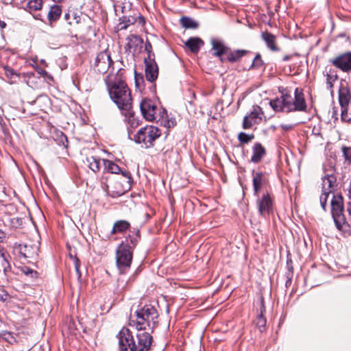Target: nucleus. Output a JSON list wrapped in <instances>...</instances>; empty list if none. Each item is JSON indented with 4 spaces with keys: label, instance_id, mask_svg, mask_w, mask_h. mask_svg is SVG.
Here are the masks:
<instances>
[{
    "label": "nucleus",
    "instance_id": "obj_1",
    "mask_svg": "<svg viewBox=\"0 0 351 351\" xmlns=\"http://www.w3.org/2000/svg\"><path fill=\"white\" fill-rule=\"evenodd\" d=\"M337 182V178L333 174H327L322 178V194L319 201L322 208L326 210L327 199L332 195L331 199V214L335 226L338 230H341L343 226L346 223L344 215L343 199L341 195H335L332 193Z\"/></svg>",
    "mask_w": 351,
    "mask_h": 351
},
{
    "label": "nucleus",
    "instance_id": "obj_2",
    "mask_svg": "<svg viewBox=\"0 0 351 351\" xmlns=\"http://www.w3.org/2000/svg\"><path fill=\"white\" fill-rule=\"evenodd\" d=\"M106 84L110 98L123 112V114L128 117V123L132 127L138 125V123L136 121L134 114L131 111L132 99L130 90L125 82L119 78L112 80V77L109 76Z\"/></svg>",
    "mask_w": 351,
    "mask_h": 351
},
{
    "label": "nucleus",
    "instance_id": "obj_3",
    "mask_svg": "<svg viewBox=\"0 0 351 351\" xmlns=\"http://www.w3.org/2000/svg\"><path fill=\"white\" fill-rule=\"evenodd\" d=\"M120 351H149L152 336L149 330H138L136 339L127 328H123L118 334Z\"/></svg>",
    "mask_w": 351,
    "mask_h": 351
},
{
    "label": "nucleus",
    "instance_id": "obj_4",
    "mask_svg": "<svg viewBox=\"0 0 351 351\" xmlns=\"http://www.w3.org/2000/svg\"><path fill=\"white\" fill-rule=\"evenodd\" d=\"M158 313L157 310L150 304L135 311L130 314L129 324L137 330H150L152 332L158 324Z\"/></svg>",
    "mask_w": 351,
    "mask_h": 351
},
{
    "label": "nucleus",
    "instance_id": "obj_5",
    "mask_svg": "<svg viewBox=\"0 0 351 351\" xmlns=\"http://www.w3.org/2000/svg\"><path fill=\"white\" fill-rule=\"evenodd\" d=\"M271 107L276 112L306 111V104L303 93L298 88L294 92V98L291 95L282 94L280 97L270 101Z\"/></svg>",
    "mask_w": 351,
    "mask_h": 351
},
{
    "label": "nucleus",
    "instance_id": "obj_6",
    "mask_svg": "<svg viewBox=\"0 0 351 351\" xmlns=\"http://www.w3.org/2000/svg\"><path fill=\"white\" fill-rule=\"evenodd\" d=\"M132 261V247L129 243H121L116 251V264L121 274H124L131 266Z\"/></svg>",
    "mask_w": 351,
    "mask_h": 351
},
{
    "label": "nucleus",
    "instance_id": "obj_7",
    "mask_svg": "<svg viewBox=\"0 0 351 351\" xmlns=\"http://www.w3.org/2000/svg\"><path fill=\"white\" fill-rule=\"evenodd\" d=\"M160 136V132L157 127L147 125L141 128L137 134L134 135V140L137 143L143 144L145 147H150Z\"/></svg>",
    "mask_w": 351,
    "mask_h": 351
},
{
    "label": "nucleus",
    "instance_id": "obj_8",
    "mask_svg": "<svg viewBox=\"0 0 351 351\" xmlns=\"http://www.w3.org/2000/svg\"><path fill=\"white\" fill-rule=\"evenodd\" d=\"M113 64L108 50H104L97 53L95 57L93 69L95 72L104 74Z\"/></svg>",
    "mask_w": 351,
    "mask_h": 351
},
{
    "label": "nucleus",
    "instance_id": "obj_9",
    "mask_svg": "<svg viewBox=\"0 0 351 351\" xmlns=\"http://www.w3.org/2000/svg\"><path fill=\"white\" fill-rule=\"evenodd\" d=\"M264 113L261 107L253 106L251 112L245 116L243 121V128L245 130L251 128L254 125L258 124L263 119Z\"/></svg>",
    "mask_w": 351,
    "mask_h": 351
},
{
    "label": "nucleus",
    "instance_id": "obj_10",
    "mask_svg": "<svg viewBox=\"0 0 351 351\" xmlns=\"http://www.w3.org/2000/svg\"><path fill=\"white\" fill-rule=\"evenodd\" d=\"M140 108L143 117L149 121L157 119L156 111L157 106L153 101L148 99H143L140 104Z\"/></svg>",
    "mask_w": 351,
    "mask_h": 351
},
{
    "label": "nucleus",
    "instance_id": "obj_11",
    "mask_svg": "<svg viewBox=\"0 0 351 351\" xmlns=\"http://www.w3.org/2000/svg\"><path fill=\"white\" fill-rule=\"evenodd\" d=\"M14 250L18 253L20 257L27 258H34L38 256V249L37 247L32 245L17 244L16 243L14 247Z\"/></svg>",
    "mask_w": 351,
    "mask_h": 351
},
{
    "label": "nucleus",
    "instance_id": "obj_12",
    "mask_svg": "<svg viewBox=\"0 0 351 351\" xmlns=\"http://www.w3.org/2000/svg\"><path fill=\"white\" fill-rule=\"evenodd\" d=\"M258 212L261 215L265 216L272 211V200L268 193L264 194L257 200Z\"/></svg>",
    "mask_w": 351,
    "mask_h": 351
},
{
    "label": "nucleus",
    "instance_id": "obj_13",
    "mask_svg": "<svg viewBox=\"0 0 351 351\" xmlns=\"http://www.w3.org/2000/svg\"><path fill=\"white\" fill-rule=\"evenodd\" d=\"M210 43L212 49L215 51L214 56L219 57L221 62H224L226 58L223 57V55H226L228 53L229 47L226 46L221 40L216 38H213Z\"/></svg>",
    "mask_w": 351,
    "mask_h": 351
},
{
    "label": "nucleus",
    "instance_id": "obj_14",
    "mask_svg": "<svg viewBox=\"0 0 351 351\" xmlns=\"http://www.w3.org/2000/svg\"><path fill=\"white\" fill-rule=\"evenodd\" d=\"M103 163L104 165V169L111 173H121L125 178H128V182H130L132 178L131 174L129 171H122L121 169L113 161L104 159Z\"/></svg>",
    "mask_w": 351,
    "mask_h": 351
},
{
    "label": "nucleus",
    "instance_id": "obj_15",
    "mask_svg": "<svg viewBox=\"0 0 351 351\" xmlns=\"http://www.w3.org/2000/svg\"><path fill=\"white\" fill-rule=\"evenodd\" d=\"M332 64L343 71L351 70V53H347L336 58Z\"/></svg>",
    "mask_w": 351,
    "mask_h": 351
},
{
    "label": "nucleus",
    "instance_id": "obj_16",
    "mask_svg": "<svg viewBox=\"0 0 351 351\" xmlns=\"http://www.w3.org/2000/svg\"><path fill=\"white\" fill-rule=\"evenodd\" d=\"M351 99L350 90L341 83L339 89V102L341 108L348 107Z\"/></svg>",
    "mask_w": 351,
    "mask_h": 351
},
{
    "label": "nucleus",
    "instance_id": "obj_17",
    "mask_svg": "<svg viewBox=\"0 0 351 351\" xmlns=\"http://www.w3.org/2000/svg\"><path fill=\"white\" fill-rule=\"evenodd\" d=\"M252 155L250 162L254 164L260 162L266 156V149L260 143H255L252 147Z\"/></svg>",
    "mask_w": 351,
    "mask_h": 351
},
{
    "label": "nucleus",
    "instance_id": "obj_18",
    "mask_svg": "<svg viewBox=\"0 0 351 351\" xmlns=\"http://www.w3.org/2000/svg\"><path fill=\"white\" fill-rule=\"evenodd\" d=\"M9 255L3 247H0V274L6 276L10 271L11 267L8 261Z\"/></svg>",
    "mask_w": 351,
    "mask_h": 351
},
{
    "label": "nucleus",
    "instance_id": "obj_19",
    "mask_svg": "<svg viewBox=\"0 0 351 351\" xmlns=\"http://www.w3.org/2000/svg\"><path fill=\"white\" fill-rule=\"evenodd\" d=\"M261 38L265 41L267 47L272 51H278L280 48L276 44V37L268 32H263L261 34Z\"/></svg>",
    "mask_w": 351,
    "mask_h": 351
},
{
    "label": "nucleus",
    "instance_id": "obj_20",
    "mask_svg": "<svg viewBox=\"0 0 351 351\" xmlns=\"http://www.w3.org/2000/svg\"><path fill=\"white\" fill-rule=\"evenodd\" d=\"M128 43L125 49L130 52L135 53L138 48L141 47L143 40L136 35H130L127 38Z\"/></svg>",
    "mask_w": 351,
    "mask_h": 351
},
{
    "label": "nucleus",
    "instance_id": "obj_21",
    "mask_svg": "<svg viewBox=\"0 0 351 351\" xmlns=\"http://www.w3.org/2000/svg\"><path fill=\"white\" fill-rule=\"evenodd\" d=\"M145 77L151 82L155 81L158 75V67L156 62L145 63Z\"/></svg>",
    "mask_w": 351,
    "mask_h": 351
},
{
    "label": "nucleus",
    "instance_id": "obj_22",
    "mask_svg": "<svg viewBox=\"0 0 351 351\" xmlns=\"http://www.w3.org/2000/svg\"><path fill=\"white\" fill-rule=\"evenodd\" d=\"M247 53V51L244 49H237L231 51L230 49L229 48V51H228V53L226 54V60L232 63L237 62L239 61L242 57L246 55Z\"/></svg>",
    "mask_w": 351,
    "mask_h": 351
},
{
    "label": "nucleus",
    "instance_id": "obj_23",
    "mask_svg": "<svg viewBox=\"0 0 351 351\" xmlns=\"http://www.w3.org/2000/svg\"><path fill=\"white\" fill-rule=\"evenodd\" d=\"M265 182V176L263 172H256L253 174V188L254 194L258 195L263 184Z\"/></svg>",
    "mask_w": 351,
    "mask_h": 351
},
{
    "label": "nucleus",
    "instance_id": "obj_24",
    "mask_svg": "<svg viewBox=\"0 0 351 351\" xmlns=\"http://www.w3.org/2000/svg\"><path fill=\"white\" fill-rule=\"evenodd\" d=\"M204 45V42L199 38L194 37L190 38L185 43V45L191 50L193 53H197L199 51L200 47Z\"/></svg>",
    "mask_w": 351,
    "mask_h": 351
},
{
    "label": "nucleus",
    "instance_id": "obj_25",
    "mask_svg": "<svg viewBox=\"0 0 351 351\" xmlns=\"http://www.w3.org/2000/svg\"><path fill=\"white\" fill-rule=\"evenodd\" d=\"M130 226V223L125 220H119L114 222L113 228L110 232L111 234L122 233L127 230Z\"/></svg>",
    "mask_w": 351,
    "mask_h": 351
},
{
    "label": "nucleus",
    "instance_id": "obj_26",
    "mask_svg": "<svg viewBox=\"0 0 351 351\" xmlns=\"http://www.w3.org/2000/svg\"><path fill=\"white\" fill-rule=\"evenodd\" d=\"M89 168L95 173L100 169V159L95 156L88 157L86 158Z\"/></svg>",
    "mask_w": 351,
    "mask_h": 351
},
{
    "label": "nucleus",
    "instance_id": "obj_27",
    "mask_svg": "<svg viewBox=\"0 0 351 351\" xmlns=\"http://www.w3.org/2000/svg\"><path fill=\"white\" fill-rule=\"evenodd\" d=\"M62 10L60 5H55L51 6L49 13L48 19L49 21H56L61 14Z\"/></svg>",
    "mask_w": 351,
    "mask_h": 351
},
{
    "label": "nucleus",
    "instance_id": "obj_28",
    "mask_svg": "<svg viewBox=\"0 0 351 351\" xmlns=\"http://www.w3.org/2000/svg\"><path fill=\"white\" fill-rule=\"evenodd\" d=\"M121 22L119 23V29H125L127 27L134 24L136 21V19L133 16H123L120 19Z\"/></svg>",
    "mask_w": 351,
    "mask_h": 351
},
{
    "label": "nucleus",
    "instance_id": "obj_29",
    "mask_svg": "<svg viewBox=\"0 0 351 351\" xmlns=\"http://www.w3.org/2000/svg\"><path fill=\"white\" fill-rule=\"evenodd\" d=\"M181 23L185 28H197L198 26V23L196 21L188 17H182L181 19Z\"/></svg>",
    "mask_w": 351,
    "mask_h": 351
},
{
    "label": "nucleus",
    "instance_id": "obj_30",
    "mask_svg": "<svg viewBox=\"0 0 351 351\" xmlns=\"http://www.w3.org/2000/svg\"><path fill=\"white\" fill-rule=\"evenodd\" d=\"M254 138L253 134H248L245 132H240L238 135V139L241 143L247 144Z\"/></svg>",
    "mask_w": 351,
    "mask_h": 351
},
{
    "label": "nucleus",
    "instance_id": "obj_31",
    "mask_svg": "<svg viewBox=\"0 0 351 351\" xmlns=\"http://www.w3.org/2000/svg\"><path fill=\"white\" fill-rule=\"evenodd\" d=\"M43 1L42 0H31L27 3V8L31 11L39 10L42 8Z\"/></svg>",
    "mask_w": 351,
    "mask_h": 351
},
{
    "label": "nucleus",
    "instance_id": "obj_32",
    "mask_svg": "<svg viewBox=\"0 0 351 351\" xmlns=\"http://www.w3.org/2000/svg\"><path fill=\"white\" fill-rule=\"evenodd\" d=\"M264 64V62L261 58V54L257 53L255 56V58L253 60V62L252 64L250 65V69H259L261 66H263Z\"/></svg>",
    "mask_w": 351,
    "mask_h": 351
},
{
    "label": "nucleus",
    "instance_id": "obj_33",
    "mask_svg": "<svg viewBox=\"0 0 351 351\" xmlns=\"http://www.w3.org/2000/svg\"><path fill=\"white\" fill-rule=\"evenodd\" d=\"M107 193L112 197L121 196L124 194L125 190L123 189H119L117 190H110L109 186H107Z\"/></svg>",
    "mask_w": 351,
    "mask_h": 351
},
{
    "label": "nucleus",
    "instance_id": "obj_34",
    "mask_svg": "<svg viewBox=\"0 0 351 351\" xmlns=\"http://www.w3.org/2000/svg\"><path fill=\"white\" fill-rule=\"evenodd\" d=\"M4 70L5 75L9 78H13L14 76H18L16 72L8 66H4Z\"/></svg>",
    "mask_w": 351,
    "mask_h": 351
},
{
    "label": "nucleus",
    "instance_id": "obj_35",
    "mask_svg": "<svg viewBox=\"0 0 351 351\" xmlns=\"http://www.w3.org/2000/svg\"><path fill=\"white\" fill-rule=\"evenodd\" d=\"M22 271L26 275V276H30L32 278H34L36 276L37 272L34 271V269L28 267H24L22 268Z\"/></svg>",
    "mask_w": 351,
    "mask_h": 351
},
{
    "label": "nucleus",
    "instance_id": "obj_36",
    "mask_svg": "<svg viewBox=\"0 0 351 351\" xmlns=\"http://www.w3.org/2000/svg\"><path fill=\"white\" fill-rule=\"evenodd\" d=\"M147 56L144 58L145 63L156 62L153 51L147 52Z\"/></svg>",
    "mask_w": 351,
    "mask_h": 351
},
{
    "label": "nucleus",
    "instance_id": "obj_37",
    "mask_svg": "<svg viewBox=\"0 0 351 351\" xmlns=\"http://www.w3.org/2000/svg\"><path fill=\"white\" fill-rule=\"evenodd\" d=\"M343 152L346 159L351 160V148L343 147Z\"/></svg>",
    "mask_w": 351,
    "mask_h": 351
},
{
    "label": "nucleus",
    "instance_id": "obj_38",
    "mask_svg": "<svg viewBox=\"0 0 351 351\" xmlns=\"http://www.w3.org/2000/svg\"><path fill=\"white\" fill-rule=\"evenodd\" d=\"M114 10L115 12L117 13L119 10H121L122 12H124V9L125 8V6H123L121 3H117L114 5Z\"/></svg>",
    "mask_w": 351,
    "mask_h": 351
},
{
    "label": "nucleus",
    "instance_id": "obj_39",
    "mask_svg": "<svg viewBox=\"0 0 351 351\" xmlns=\"http://www.w3.org/2000/svg\"><path fill=\"white\" fill-rule=\"evenodd\" d=\"M6 239V233L0 229V243H3Z\"/></svg>",
    "mask_w": 351,
    "mask_h": 351
},
{
    "label": "nucleus",
    "instance_id": "obj_40",
    "mask_svg": "<svg viewBox=\"0 0 351 351\" xmlns=\"http://www.w3.org/2000/svg\"><path fill=\"white\" fill-rule=\"evenodd\" d=\"M146 52L152 51V46L149 42H147L145 45Z\"/></svg>",
    "mask_w": 351,
    "mask_h": 351
},
{
    "label": "nucleus",
    "instance_id": "obj_41",
    "mask_svg": "<svg viewBox=\"0 0 351 351\" xmlns=\"http://www.w3.org/2000/svg\"><path fill=\"white\" fill-rule=\"evenodd\" d=\"M280 127L284 130H291L293 128V125H287V124H281Z\"/></svg>",
    "mask_w": 351,
    "mask_h": 351
},
{
    "label": "nucleus",
    "instance_id": "obj_42",
    "mask_svg": "<svg viewBox=\"0 0 351 351\" xmlns=\"http://www.w3.org/2000/svg\"><path fill=\"white\" fill-rule=\"evenodd\" d=\"M8 297V295L5 293L3 291L0 292V300L5 301Z\"/></svg>",
    "mask_w": 351,
    "mask_h": 351
},
{
    "label": "nucleus",
    "instance_id": "obj_43",
    "mask_svg": "<svg viewBox=\"0 0 351 351\" xmlns=\"http://www.w3.org/2000/svg\"><path fill=\"white\" fill-rule=\"evenodd\" d=\"M330 79H331V77L329 75H328V76H327V86H328V88H329V89H331L332 88V84L330 82Z\"/></svg>",
    "mask_w": 351,
    "mask_h": 351
},
{
    "label": "nucleus",
    "instance_id": "obj_44",
    "mask_svg": "<svg viewBox=\"0 0 351 351\" xmlns=\"http://www.w3.org/2000/svg\"><path fill=\"white\" fill-rule=\"evenodd\" d=\"M347 112H348V107H345V108H341V117H342L343 119H345V117L347 114Z\"/></svg>",
    "mask_w": 351,
    "mask_h": 351
},
{
    "label": "nucleus",
    "instance_id": "obj_45",
    "mask_svg": "<svg viewBox=\"0 0 351 351\" xmlns=\"http://www.w3.org/2000/svg\"><path fill=\"white\" fill-rule=\"evenodd\" d=\"M77 262H78V260L77 259L75 267L76 272H77V274L78 275V277H80L81 274H80V266H79V264H78Z\"/></svg>",
    "mask_w": 351,
    "mask_h": 351
},
{
    "label": "nucleus",
    "instance_id": "obj_46",
    "mask_svg": "<svg viewBox=\"0 0 351 351\" xmlns=\"http://www.w3.org/2000/svg\"><path fill=\"white\" fill-rule=\"evenodd\" d=\"M265 322H266L265 319L263 317H260L257 324L259 326H264L265 324Z\"/></svg>",
    "mask_w": 351,
    "mask_h": 351
},
{
    "label": "nucleus",
    "instance_id": "obj_47",
    "mask_svg": "<svg viewBox=\"0 0 351 351\" xmlns=\"http://www.w3.org/2000/svg\"><path fill=\"white\" fill-rule=\"evenodd\" d=\"M348 196V201H351V182L349 186Z\"/></svg>",
    "mask_w": 351,
    "mask_h": 351
},
{
    "label": "nucleus",
    "instance_id": "obj_48",
    "mask_svg": "<svg viewBox=\"0 0 351 351\" xmlns=\"http://www.w3.org/2000/svg\"><path fill=\"white\" fill-rule=\"evenodd\" d=\"M291 56H290V55H286V56H285L282 58V60H283V61H288V60H289L291 59Z\"/></svg>",
    "mask_w": 351,
    "mask_h": 351
},
{
    "label": "nucleus",
    "instance_id": "obj_49",
    "mask_svg": "<svg viewBox=\"0 0 351 351\" xmlns=\"http://www.w3.org/2000/svg\"><path fill=\"white\" fill-rule=\"evenodd\" d=\"M5 26H6V23L4 21L0 20V27L5 28Z\"/></svg>",
    "mask_w": 351,
    "mask_h": 351
},
{
    "label": "nucleus",
    "instance_id": "obj_50",
    "mask_svg": "<svg viewBox=\"0 0 351 351\" xmlns=\"http://www.w3.org/2000/svg\"><path fill=\"white\" fill-rule=\"evenodd\" d=\"M135 82H136V86H138V76H137V73L136 72H135Z\"/></svg>",
    "mask_w": 351,
    "mask_h": 351
},
{
    "label": "nucleus",
    "instance_id": "obj_51",
    "mask_svg": "<svg viewBox=\"0 0 351 351\" xmlns=\"http://www.w3.org/2000/svg\"><path fill=\"white\" fill-rule=\"evenodd\" d=\"M130 242L134 245L135 243L136 242V238H131L130 239Z\"/></svg>",
    "mask_w": 351,
    "mask_h": 351
},
{
    "label": "nucleus",
    "instance_id": "obj_52",
    "mask_svg": "<svg viewBox=\"0 0 351 351\" xmlns=\"http://www.w3.org/2000/svg\"><path fill=\"white\" fill-rule=\"evenodd\" d=\"M69 17H70V15H69V13H66V14H64V19H65L66 20H68V19H69Z\"/></svg>",
    "mask_w": 351,
    "mask_h": 351
},
{
    "label": "nucleus",
    "instance_id": "obj_53",
    "mask_svg": "<svg viewBox=\"0 0 351 351\" xmlns=\"http://www.w3.org/2000/svg\"><path fill=\"white\" fill-rule=\"evenodd\" d=\"M4 324L3 320L0 317V327H1Z\"/></svg>",
    "mask_w": 351,
    "mask_h": 351
},
{
    "label": "nucleus",
    "instance_id": "obj_54",
    "mask_svg": "<svg viewBox=\"0 0 351 351\" xmlns=\"http://www.w3.org/2000/svg\"><path fill=\"white\" fill-rule=\"evenodd\" d=\"M128 135H129V137H130V138H131V136H131V132H130V130H128Z\"/></svg>",
    "mask_w": 351,
    "mask_h": 351
},
{
    "label": "nucleus",
    "instance_id": "obj_55",
    "mask_svg": "<svg viewBox=\"0 0 351 351\" xmlns=\"http://www.w3.org/2000/svg\"><path fill=\"white\" fill-rule=\"evenodd\" d=\"M54 2H60L62 1V0H53Z\"/></svg>",
    "mask_w": 351,
    "mask_h": 351
}]
</instances>
